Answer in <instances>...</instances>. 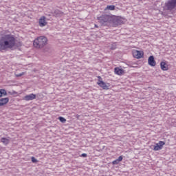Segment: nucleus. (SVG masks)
I'll list each match as a JSON object with an SVG mask.
<instances>
[{
	"label": "nucleus",
	"instance_id": "obj_1",
	"mask_svg": "<svg viewBox=\"0 0 176 176\" xmlns=\"http://www.w3.org/2000/svg\"><path fill=\"white\" fill-rule=\"evenodd\" d=\"M16 47V38L12 34H6L0 38V52Z\"/></svg>",
	"mask_w": 176,
	"mask_h": 176
},
{
	"label": "nucleus",
	"instance_id": "obj_2",
	"mask_svg": "<svg viewBox=\"0 0 176 176\" xmlns=\"http://www.w3.org/2000/svg\"><path fill=\"white\" fill-rule=\"evenodd\" d=\"M46 45H47V38L43 36L37 37L33 43V45L37 49H42L43 47H45Z\"/></svg>",
	"mask_w": 176,
	"mask_h": 176
},
{
	"label": "nucleus",
	"instance_id": "obj_3",
	"mask_svg": "<svg viewBox=\"0 0 176 176\" xmlns=\"http://www.w3.org/2000/svg\"><path fill=\"white\" fill-rule=\"evenodd\" d=\"M176 8V0H168L165 2L164 8L165 10L172 12Z\"/></svg>",
	"mask_w": 176,
	"mask_h": 176
},
{
	"label": "nucleus",
	"instance_id": "obj_4",
	"mask_svg": "<svg viewBox=\"0 0 176 176\" xmlns=\"http://www.w3.org/2000/svg\"><path fill=\"white\" fill-rule=\"evenodd\" d=\"M98 20L100 24H105V23H108V21H111L112 18L110 17L108 14H104L101 16L98 17Z\"/></svg>",
	"mask_w": 176,
	"mask_h": 176
},
{
	"label": "nucleus",
	"instance_id": "obj_5",
	"mask_svg": "<svg viewBox=\"0 0 176 176\" xmlns=\"http://www.w3.org/2000/svg\"><path fill=\"white\" fill-rule=\"evenodd\" d=\"M132 53H133V56L135 58H142V57H144L143 52L138 51L137 50H133Z\"/></svg>",
	"mask_w": 176,
	"mask_h": 176
},
{
	"label": "nucleus",
	"instance_id": "obj_6",
	"mask_svg": "<svg viewBox=\"0 0 176 176\" xmlns=\"http://www.w3.org/2000/svg\"><path fill=\"white\" fill-rule=\"evenodd\" d=\"M98 85L100 86V87H102L103 90H109V84L105 83V82L98 80Z\"/></svg>",
	"mask_w": 176,
	"mask_h": 176
},
{
	"label": "nucleus",
	"instance_id": "obj_7",
	"mask_svg": "<svg viewBox=\"0 0 176 176\" xmlns=\"http://www.w3.org/2000/svg\"><path fill=\"white\" fill-rule=\"evenodd\" d=\"M112 21L114 27H118V25H122L123 24V20L120 18H114L112 19Z\"/></svg>",
	"mask_w": 176,
	"mask_h": 176
},
{
	"label": "nucleus",
	"instance_id": "obj_8",
	"mask_svg": "<svg viewBox=\"0 0 176 176\" xmlns=\"http://www.w3.org/2000/svg\"><path fill=\"white\" fill-rule=\"evenodd\" d=\"M35 98H36V95L34 94H31L29 95H26L23 98V100H25V101H32V100H35Z\"/></svg>",
	"mask_w": 176,
	"mask_h": 176
},
{
	"label": "nucleus",
	"instance_id": "obj_9",
	"mask_svg": "<svg viewBox=\"0 0 176 176\" xmlns=\"http://www.w3.org/2000/svg\"><path fill=\"white\" fill-rule=\"evenodd\" d=\"M38 23H39L40 27H45V25H47V22H46V17L41 16L39 19Z\"/></svg>",
	"mask_w": 176,
	"mask_h": 176
},
{
	"label": "nucleus",
	"instance_id": "obj_10",
	"mask_svg": "<svg viewBox=\"0 0 176 176\" xmlns=\"http://www.w3.org/2000/svg\"><path fill=\"white\" fill-rule=\"evenodd\" d=\"M148 65H151V67H155L156 66V61H155V57H153V56H151L148 58Z\"/></svg>",
	"mask_w": 176,
	"mask_h": 176
},
{
	"label": "nucleus",
	"instance_id": "obj_11",
	"mask_svg": "<svg viewBox=\"0 0 176 176\" xmlns=\"http://www.w3.org/2000/svg\"><path fill=\"white\" fill-rule=\"evenodd\" d=\"M9 102V98H4L0 99V107H3V105H6Z\"/></svg>",
	"mask_w": 176,
	"mask_h": 176
},
{
	"label": "nucleus",
	"instance_id": "obj_12",
	"mask_svg": "<svg viewBox=\"0 0 176 176\" xmlns=\"http://www.w3.org/2000/svg\"><path fill=\"white\" fill-rule=\"evenodd\" d=\"M1 142H2L3 145H8L9 142H10V138H1Z\"/></svg>",
	"mask_w": 176,
	"mask_h": 176
},
{
	"label": "nucleus",
	"instance_id": "obj_13",
	"mask_svg": "<svg viewBox=\"0 0 176 176\" xmlns=\"http://www.w3.org/2000/svg\"><path fill=\"white\" fill-rule=\"evenodd\" d=\"M114 72L116 75H122V74L124 72L123 69H120L119 67H116L114 69Z\"/></svg>",
	"mask_w": 176,
	"mask_h": 176
},
{
	"label": "nucleus",
	"instance_id": "obj_14",
	"mask_svg": "<svg viewBox=\"0 0 176 176\" xmlns=\"http://www.w3.org/2000/svg\"><path fill=\"white\" fill-rule=\"evenodd\" d=\"M122 160H123V156L120 155V157H118L117 160L112 162V164L113 165L119 164V163H120Z\"/></svg>",
	"mask_w": 176,
	"mask_h": 176
},
{
	"label": "nucleus",
	"instance_id": "obj_15",
	"mask_svg": "<svg viewBox=\"0 0 176 176\" xmlns=\"http://www.w3.org/2000/svg\"><path fill=\"white\" fill-rule=\"evenodd\" d=\"M160 67H161V69H162V71H167V69H168V67H167V65H166V63L164 62L160 63Z\"/></svg>",
	"mask_w": 176,
	"mask_h": 176
},
{
	"label": "nucleus",
	"instance_id": "obj_16",
	"mask_svg": "<svg viewBox=\"0 0 176 176\" xmlns=\"http://www.w3.org/2000/svg\"><path fill=\"white\" fill-rule=\"evenodd\" d=\"M3 96H8L6 90L1 89H0V97H3Z\"/></svg>",
	"mask_w": 176,
	"mask_h": 176
},
{
	"label": "nucleus",
	"instance_id": "obj_17",
	"mask_svg": "<svg viewBox=\"0 0 176 176\" xmlns=\"http://www.w3.org/2000/svg\"><path fill=\"white\" fill-rule=\"evenodd\" d=\"M105 10H115V6H107Z\"/></svg>",
	"mask_w": 176,
	"mask_h": 176
},
{
	"label": "nucleus",
	"instance_id": "obj_18",
	"mask_svg": "<svg viewBox=\"0 0 176 176\" xmlns=\"http://www.w3.org/2000/svg\"><path fill=\"white\" fill-rule=\"evenodd\" d=\"M160 147L163 149V146L166 145V142H163V141H160L159 143L157 144Z\"/></svg>",
	"mask_w": 176,
	"mask_h": 176
},
{
	"label": "nucleus",
	"instance_id": "obj_19",
	"mask_svg": "<svg viewBox=\"0 0 176 176\" xmlns=\"http://www.w3.org/2000/svg\"><path fill=\"white\" fill-rule=\"evenodd\" d=\"M111 50H115L116 49V43H113L110 45Z\"/></svg>",
	"mask_w": 176,
	"mask_h": 176
},
{
	"label": "nucleus",
	"instance_id": "obj_20",
	"mask_svg": "<svg viewBox=\"0 0 176 176\" xmlns=\"http://www.w3.org/2000/svg\"><path fill=\"white\" fill-rule=\"evenodd\" d=\"M58 120H60V122H61L62 123H65V122H67V120L65 118H64V117H59Z\"/></svg>",
	"mask_w": 176,
	"mask_h": 176
},
{
	"label": "nucleus",
	"instance_id": "obj_21",
	"mask_svg": "<svg viewBox=\"0 0 176 176\" xmlns=\"http://www.w3.org/2000/svg\"><path fill=\"white\" fill-rule=\"evenodd\" d=\"M153 149L155 151H160L162 148L160 146V145L157 144L155 146H154V148Z\"/></svg>",
	"mask_w": 176,
	"mask_h": 176
},
{
	"label": "nucleus",
	"instance_id": "obj_22",
	"mask_svg": "<svg viewBox=\"0 0 176 176\" xmlns=\"http://www.w3.org/2000/svg\"><path fill=\"white\" fill-rule=\"evenodd\" d=\"M32 163H38V160H36L34 157H32Z\"/></svg>",
	"mask_w": 176,
	"mask_h": 176
},
{
	"label": "nucleus",
	"instance_id": "obj_23",
	"mask_svg": "<svg viewBox=\"0 0 176 176\" xmlns=\"http://www.w3.org/2000/svg\"><path fill=\"white\" fill-rule=\"evenodd\" d=\"M25 73L24 72H22L21 74H16V78H20V76H23V75H24Z\"/></svg>",
	"mask_w": 176,
	"mask_h": 176
},
{
	"label": "nucleus",
	"instance_id": "obj_24",
	"mask_svg": "<svg viewBox=\"0 0 176 176\" xmlns=\"http://www.w3.org/2000/svg\"><path fill=\"white\" fill-rule=\"evenodd\" d=\"M81 157H87V154H86V153H82V154L81 155Z\"/></svg>",
	"mask_w": 176,
	"mask_h": 176
},
{
	"label": "nucleus",
	"instance_id": "obj_25",
	"mask_svg": "<svg viewBox=\"0 0 176 176\" xmlns=\"http://www.w3.org/2000/svg\"><path fill=\"white\" fill-rule=\"evenodd\" d=\"M95 27H96V28H98V26L97 25H95Z\"/></svg>",
	"mask_w": 176,
	"mask_h": 176
},
{
	"label": "nucleus",
	"instance_id": "obj_26",
	"mask_svg": "<svg viewBox=\"0 0 176 176\" xmlns=\"http://www.w3.org/2000/svg\"><path fill=\"white\" fill-rule=\"evenodd\" d=\"M98 78H99V79H101V77L99 76Z\"/></svg>",
	"mask_w": 176,
	"mask_h": 176
}]
</instances>
